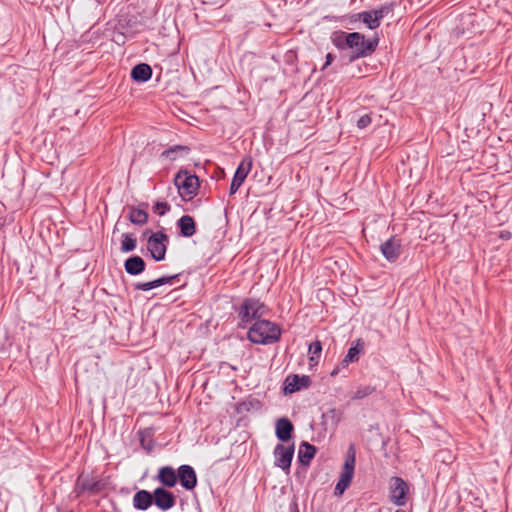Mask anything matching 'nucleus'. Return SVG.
<instances>
[{
    "mask_svg": "<svg viewBox=\"0 0 512 512\" xmlns=\"http://www.w3.org/2000/svg\"><path fill=\"white\" fill-rule=\"evenodd\" d=\"M131 78L137 83H144L151 79L152 68L147 63H139L131 70Z\"/></svg>",
    "mask_w": 512,
    "mask_h": 512,
    "instance_id": "20",
    "label": "nucleus"
},
{
    "mask_svg": "<svg viewBox=\"0 0 512 512\" xmlns=\"http://www.w3.org/2000/svg\"><path fill=\"white\" fill-rule=\"evenodd\" d=\"M140 445L147 452L154 449L153 431L150 428L140 430L138 432Z\"/></svg>",
    "mask_w": 512,
    "mask_h": 512,
    "instance_id": "24",
    "label": "nucleus"
},
{
    "mask_svg": "<svg viewBox=\"0 0 512 512\" xmlns=\"http://www.w3.org/2000/svg\"><path fill=\"white\" fill-rule=\"evenodd\" d=\"M179 475L178 483L186 491H193L198 484V477L195 469L188 464H182L177 468Z\"/></svg>",
    "mask_w": 512,
    "mask_h": 512,
    "instance_id": "13",
    "label": "nucleus"
},
{
    "mask_svg": "<svg viewBox=\"0 0 512 512\" xmlns=\"http://www.w3.org/2000/svg\"><path fill=\"white\" fill-rule=\"evenodd\" d=\"M148 234L150 236L147 239V250L151 257L157 262L164 260L170 241L169 236L164 230L153 232L151 229H146L143 236L146 237Z\"/></svg>",
    "mask_w": 512,
    "mask_h": 512,
    "instance_id": "6",
    "label": "nucleus"
},
{
    "mask_svg": "<svg viewBox=\"0 0 512 512\" xmlns=\"http://www.w3.org/2000/svg\"><path fill=\"white\" fill-rule=\"evenodd\" d=\"M281 337V328L270 320L259 319L249 328L247 338L254 344H272Z\"/></svg>",
    "mask_w": 512,
    "mask_h": 512,
    "instance_id": "1",
    "label": "nucleus"
},
{
    "mask_svg": "<svg viewBox=\"0 0 512 512\" xmlns=\"http://www.w3.org/2000/svg\"><path fill=\"white\" fill-rule=\"evenodd\" d=\"M154 504L153 492L141 489L133 496V507L139 511H146Z\"/></svg>",
    "mask_w": 512,
    "mask_h": 512,
    "instance_id": "18",
    "label": "nucleus"
},
{
    "mask_svg": "<svg viewBox=\"0 0 512 512\" xmlns=\"http://www.w3.org/2000/svg\"><path fill=\"white\" fill-rule=\"evenodd\" d=\"M374 391H375V387L374 386H370V385L360 386L354 392V394L352 396V399L353 400L364 399L365 397L371 395Z\"/></svg>",
    "mask_w": 512,
    "mask_h": 512,
    "instance_id": "32",
    "label": "nucleus"
},
{
    "mask_svg": "<svg viewBox=\"0 0 512 512\" xmlns=\"http://www.w3.org/2000/svg\"><path fill=\"white\" fill-rule=\"evenodd\" d=\"M325 58L326 61L321 68L322 71L325 70L334 61L335 56L332 53H327Z\"/></svg>",
    "mask_w": 512,
    "mask_h": 512,
    "instance_id": "39",
    "label": "nucleus"
},
{
    "mask_svg": "<svg viewBox=\"0 0 512 512\" xmlns=\"http://www.w3.org/2000/svg\"><path fill=\"white\" fill-rule=\"evenodd\" d=\"M294 451V443L288 446H285L282 443L277 444L273 451L275 457L274 465L278 468H281L283 471L289 472L294 456Z\"/></svg>",
    "mask_w": 512,
    "mask_h": 512,
    "instance_id": "9",
    "label": "nucleus"
},
{
    "mask_svg": "<svg viewBox=\"0 0 512 512\" xmlns=\"http://www.w3.org/2000/svg\"><path fill=\"white\" fill-rule=\"evenodd\" d=\"M153 498L154 505L161 511H168L176 505V496L169 488L156 487Z\"/></svg>",
    "mask_w": 512,
    "mask_h": 512,
    "instance_id": "11",
    "label": "nucleus"
},
{
    "mask_svg": "<svg viewBox=\"0 0 512 512\" xmlns=\"http://www.w3.org/2000/svg\"><path fill=\"white\" fill-rule=\"evenodd\" d=\"M322 353V343L320 340L313 341L308 347V355L310 365H317L319 363Z\"/></svg>",
    "mask_w": 512,
    "mask_h": 512,
    "instance_id": "25",
    "label": "nucleus"
},
{
    "mask_svg": "<svg viewBox=\"0 0 512 512\" xmlns=\"http://www.w3.org/2000/svg\"><path fill=\"white\" fill-rule=\"evenodd\" d=\"M340 372V366H336L330 373L332 377L336 376Z\"/></svg>",
    "mask_w": 512,
    "mask_h": 512,
    "instance_id": "43",
    "label": "nucleus"
},
{
    "mask_svg": "<svg viewBox=\"0 0 512 512\" xmlns=\"http://www.w3.org/2000/svg\"><path fill=\"white\" fill-rule=\"evenodd\" d=\"M323 418L330 420L333 424L337 425L341 421L342 412L336 408H331L323 414Z\"/></svg>",
    "mask_w": 512,
    "mask_h": 512,
    "instance_id": "33",
    "label": "nucleus"
},
{
    "mask_svg": "<svg viewBox=\"0 0 512 512\" xmlns=\"http://www.w3.org/2000/svg\"><path fill=\"white\" fill-rule=\"evenodd\" d=\"M345 38L346 46L351 50V54L349 55L350 62L370 56L375 52L379 43L378 37L366 39L365 36L359 32H351L345 36Z\"/></svg>",
    "mask_w": 512,
    "mask_h": 512,
    "instance_id": "3",
    "label": "nucleus"
},
{
    "mask_svg": "<svg viewBox=\"0 0 512 512\" xmlns=\"http://www.w3.org/2000/svg\"><path fill=\"white\" fill-rule=\"evenodd\" d=\"M409 493V484L401 477L393 476L389 484V499L396 506H405L407 495Z\"/></svg>",
    "mask_w": 512,
    "mask_h": 512,
    "instance_id": "8",
    "label": "nucleus"
},
{
    "mask_svg": "<svg viewBox=\"0 0 512 512\" xmlns=\"http://www.w3.org/2000/svg\"><path fill=\"white\" fill-rule=\"evenodd\" d=\"M396 512H405L404 510H396Z\"/></svg>",
    "mask_w": 512,
    "mask_h": 512,
    "instance_id": "45",
    "label": "nucleus"
},
{
    "mask_svg": "<svg viewBox=\"0 0 512 512\" xmlns=\"http://www.w3.org/2000/svg\"><path fill=\"white\" fill-rule=\"evenodd\" d=\"M174 185L177 187L180 197L184 201H188L197 195L200 180L195 174H189L187 170L181 169L174 177Z\"/></svg>",
    "mask_w": 512,
    "mask_h": 512,
    "instance_id": "4",
    "label": "nucleus"
},
{
    "mask_svg": "<svg viewBox=\"0 0 512 512\" xmlns=\"http://www.w3.org/2000/svg\"><path fill=\"white\" fill-rule=\"evenodd\" d=\"M359 13H355V14H352L350 16L347 17V21L349 24H354L356 22H359L361 21V18L358 17Z\"/></svg>",
    "mask_w": 512,
    "mask_h": 512,
    "instance_id": "40",
    "label": "nucleus"
},
{
    "mask_svg": "<svg viewBox=\"0 0 512 512\" xmlns=\"http://www.w3.org/2000/svg\"><path fill=\"white\" fill-rule=\"evenodd\" d=\"M127 218L132 224L142 226L148 222L149 215L145 209L131 206L129 207Z\"/></svg>",
    "mask_w": 512,
    "mask_h": 512,
    "instance_id": "22",
    "label": "nucleus"
},
{
    "mask_svg": "<svg viewBox=\"0 0 512 512\" xmlns=\"http://www.w3.org/2000/svg\"><path fill=\"white\" fill-rule=\"evenodd\" d=\"M316 452L317 448L314 445L303 441L298 450V462L303 466H308L315 457Z\"/></svg>",
    "mask_w": 512,
    "mask_h": 512,
    "instance_id": "21",
    "label": "nucleus"
},
{
    "mask_svg": "<svg viewBox=\"0 0 512 512\" xmlns=\"http://www.w3.org/2000/svg\"><path fill=\"white\" fill-rule=\"evenodd\" d=\"M349 33H346L344 31H338V32H334L333 33V36H332V41H333V44L340 50H344V49H347L348 46H346V38L345 36H347Z\"/></svg>",
    "mask_w": 512,
    "mask_h": 512,
    "instance_id": "31",
    "label": "nucleus"
},
{
    "mask_svg": "<svg viewBox=\"0 0 512 512\" xmlns=\"http://www.w3.org/2000/svg\"><path fill=\"white\" fill-rule=\"evenodd\" d=\"M190 147L186 145H173L164 150L160 157L168 159L170 161H175L183 154H188L190 152Z\"/></svg>",
    "mask_w": 512,
    "mask_h": 512,
    "instance_id": "23",
    "label": "nucleus"
},
{
    "mask_svg": "<svg viewBox=\"0 0 512 512\" xmlns=\"http://www.w3.org/2000/svg\"><path fill=\"white\" fill-rule=\"evenodd\" d=\"M134 290L148 291L154 288H157L155 285V281L149 282H137L133 284Z\"/></svg>",
    "mask_w": 512,
    "mask_h": 512,
    "instance_id": "37",
    "label": "nucleus"
},
{
    "mask_svg": "<svg viewBox=\"0 0 512 512\" xmlns=\"http://www.w3.org/2000/svg\"><path fill=\"white\" fill-rule=\"evenodd\" d=\"M251 168L252 158L250 156H246L238 165L234 173L229 189L230 195L235 194L238 191V189L242 186Z\"/></svg>",
    "mask_w": 512,
    "mask_h": 512,
    "instance_id": "12",
    "label": "nucleus"
},
{
    "mask_svg": "<svg viewBox=\"0 0 512 512\" xmlns=\"http://www.w3.org/2000/svg\"><path fill=\"white\" fill-rule=\"evenodd\" d=\"M109 488V478H94L81 473L75 483L74 493L80 497L83 493L98 495Z\"/></svg>",
    "mask_w": 512,
    "mask_h": 512,
    "instance_id": "5",
    "label": "nucleus"
},
{
    "mask_svg": "<svg viewBox=\"0 0 512 512\" xmlns=\"http://www.w3.org/2000/svg\"><path fill=\"white\" fill-rule=\"evenodd\" d=\"M349 364H350V362L347 361V359L344 357L337 366H340V369H343V368L348 367Z\"/></svg>",
    "mask_w": 512,
    "mask_h": 512,
    "instance_id": "42",
    "label": "nucleus"
},
{
    "mask_svg": "<svg viewBox=\"0 0 512 512\" xmlns=\"http://www.w3.org/2000/svg\"><path fill=\"white\" fill-rule=\"evenodd\" d=\"M401 240L396 236L390 237L380 245V251L385 259L391 263L396 262L401 255Z\"/></svg>",
    "mask_w": 512,
    "mask_h": 512,
    "instance_id": "15",
    "label": "nucleus"
},
{
    "mask_svg": "<svg viewBox=\"0 0 512 512\" xmlns=\"http://www.w3.org/2000/svg\"><path fill=\"white\" fill-rule=\"evenodd\" d=\"M124 269L127 274L137 276L145 271L146 263L142 257L133 255L125 260Z\"/></svg>",
    "mask_w": 512,
    "mask_h": 512,
    "instance_id": "19",
    "label": "nucleus"
},
{
    "mask_svg": "<svg viewBox=\"0 0 512 512\" xmlns=\"http://www.w3.org/2000/svg\"><path fill=\"white\" fill-rule=\"evenodd\" d=\"M171 209V206L167 202L157 201L153 205V212L158 214L159 216L165 215L167 212H169Z\"/></svg>",
    "mask_w": 512,
    "mask_h": 512,
    "instance_id": "34",
    "label": "nucleus"
},
{
    "mask_svg": "<svg viewBox=\"0 0 512 512\" xmlns=\"http://www.w3.org/2000/svg\"><path fill=\"white\" fill-rule=\"evenodd\" d=\"M364 348V342L362 339H357L353 345L348 349L347 354L345 355V358L350 363L357 362L359 360L360 352Z\"/></svg>",
    "mask_w": 512,
    "mask_h": 512,
    "instance_id": "26",
    "label": "nucleus"
},
{
    "mask_svg": "<svg viewBox=\"0 0 512 512\" xmlns=\"http://www.w3.org/2000/svg\"><path fill=\"white\" fill-rule=\"evenodd\" d=\"M311 383V378L308 375L290 374L283 382V393L285 395L293 394L302 389L309 388Z\"/></svg>",
    "mask_w": 512,
    "mask_h": 512,
    "instance_id": "10",
    "label": "nucleus"
},
{
    "mask_svg": "<svg viewBox=\"0 0 512 512\" xmlns=\"http://www.w3.org/2000/svg\"><path fill=\"white\" fill-rule=\"evenodd\" d=\"M261 408V402L258 399L252 398L246 401H243L238 406L239 412H249L252 409L258 410Z\"/></svg>",
    "mask_w": 512,
    "mask_h": 512,
    "instance_id": "30",
    "label": "nucleus"
},
{
    "mask_svg": "<svg viewBox=\"0 0 512 512\" xmlns=\"http://www.w3.org/2000/svg\"><path fill=\"white\" fill-rule=\"evenodd\" d=\"M127 34L125 32H115L113 36V40L118 45H124L126 43Z\"/></svg>",
    "mask_w": 512,
    "mask_h": 512,
    "instance_id": "38",
    "label": "nucleus"
},
{
    "mask_svg": "<svg viewBox=\"0 0 512 512\" xmlns=\"http://www.w3.org/2000/svg\"><path fill=\"white\" fill-rule=\"evenodd\" d=\"M394 6L395 5L393 3H385L381 5L379 8L371 10V13H373V15L375 16V20L377 19V21H379V24H381V20L385 16L393 13Z\"/></svg>",
    "mask_w": 512,
    "mask_h": 512,
    "instance_id": "28",
    "label": "nucleus"
},
{
    "mask_svg": "<svg viewBox=\"0 0 512 512\" xmlns=\"http://www.w3.org/2000/svg\"><path fill=\"white\" fill-rule=\"evenodd\" d=\"M500 238L504 240H508L511 238V232L509 231H501Z\"/></svg>",
    "mask_w": 512,
    "mask_h": 512,
    "instance_id": "41",
    "label": "nucleus"
},
{
    "mask_svg": "<svg viewBox=\"0 0 512 512\" xmlns=\"http://www.w3.org/2000/svg\"><path fill=\"white\" fill-rule=\"evenodd\" d=\"M371 114H372V113H366V114H364V115H361V116L359 117V119L357 120V122H356V126H357L359 129H365V128H367V127L372 123Z\"/></svg>",
    "mask_w": 512,
    "mask_h": 512,
    "instance_id": "36",
    "label": "nucleus"
},
{
    "mask_svg": "<svg viewBox=\"0 0 512 512\" xmlns=\"http://www.w3.org/2000/svg\"><path fill=\"white\" fill-rule=\"evenodd\" d=\"M140 206L142 207H147L148 206V203H141Z\"/></svg>",
    "mask_w": 512,
    "mask_h": 512,
    "instance_id": "44",
    "label": "nucleus"
},
{
    "mask_svg": "<svg viewBox=\"0 0 512 512\" xmlns=\"http://www.w3.org/2000/svg\"><path fill=\"white\" fill-rule=\"evenodd\" d=\"M181 274L178 273V274H175V275H171V276H167V275H164V276H161L157 279H155V285L156 287H160L162 285H166V284H172L174 280L178 279L179 276Z\"/></svg>",
    "mask_w": 512,
    "mask_h": 512,
    "instance_id": "35",
    "label": "nucleus"
},
{
    "mask_svg": "<svg viewBox=\"0 0 512 512\" xmlns=\"http://www.w3.org/2000/svg\"><path fill=\"white\" fill-rule=\"evenodd\" d=\"M356 452L354 445L351 444L347 450L345 461L340 473V478L338 479L336 486L334 488V495L341 496L345 492V490L350 486L351 481L354 476L355 469V461H356Z\"/></svg>",
    "mask_w": 512,
    "mask_h": 512,
    "instance_id": "7",
    "label": "nucleus"
},
{
    "mask_svg": "<svg viewBox=\"0 0 512 512\" xmlns=\"http://www.w3.org/2000/svg\"><path fill=\"white\" fill-rule=\"evenodd\" d=\"M176 226L179 230V235L185 238H190L197 232V224L190 215L180 217L176 222Z\"/></svg>",
    "mask_w": 512,
    "mask_h": 512,
    "instance_id": "17",
    "label": "nucleus"
},
{
    "mask_svg": "<svg viewBox=\"0 0 512 512\" xmlns=\"http://www.w3.org/2000/svg\"><path fill=\"white\" fill-rule=\"evenodd\" d=\"M178 476L177 469L172 466L165 465L158 469L154 480L161 484L160 487L171 489L177 485L179 479Z\"/></svg>",
    "mask_w": 512,
    "mask_h": 512,
    "instance_id": "14",
    "label": "nucleus"
},
{
    "mask_svg": "<svg viewBox=\"0 0 512 512\" xmlns=\"http://www.w3.org/2000/svg\"><path fill=\"white\" fill-rule=\"evenodd\" d=\"M294 432L293 423L286 417L277 420L275 427V434L279 441L287 442L292 439Z\"/></svg>",
    "mask_w": 512,
    "mask_h": 512,
    "instance_id": "16",
    "label": "nucleus"
},
{
    "mask_svg": "<svg viewBox=\"0 0 512 512\" xmlns=\"http://www.w3.org/2000/svg\"><path fill=\"white\" fill-rule=\"evenodd\" d=\"M238 314V328L245 329L248 324L258 321L267 311V306L257 298H245L240 306H233Z\"/></svg>",
    "mask_w": 512,
    "mask_h": 512,
    "instance_id": "2",
    "label": "nucleus"
},
{
    "mask_svg": "<svg viewBox=\"0 0 512 512\" xmlns=\"http://www.w3.org/2000/svg\"><path fill=\"white\" fill-rule=\"evenodd\" d=\"M137 239L131 233L122 234L120 250L123 253L132 252L136 249Z\"/></svg>",
    "mask_w": 512,
    "mask_h": 512,
    "instance_id": "27",
    "label": "nucleus"
},
{
    "mask_svg": "<svg viewBox=\"0 0 512 512\" xmlns=\"http://www.w3.org/2000/svg\"><path fill=\"white\" fill-rule=\"evenodd\" d=\"M358 17L361 18V21L371 30L377 29L380 26L379 21H377V19L375 20V16L371 13V10L360 12Z\"/></svg>",
    "mask_w": 512,
    "mask_h": 512,
    "instance_id": "29",
    "label": "nucleus"
}]
</instances>
